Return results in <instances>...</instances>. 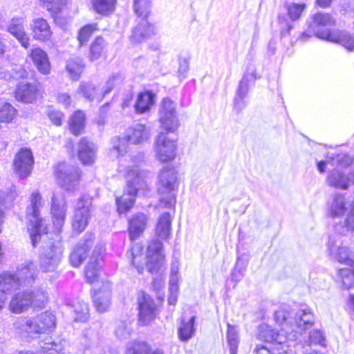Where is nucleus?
I'll use <instances>...</instances> for the list:
<instances>
[{
	"label": "nucleus",
	"mask_w": 354,
	"mask_h": 354,
	"mask_svg": "<svg viewBox=\"0 0 354 354\" xmlns=\"http://www.w3.org/2000/svg\"><path fill=\"white\" fill-rule=\"evenodd\" d=\"M227 340L230 354H237L239 344V330L236 326L227 323Z\"/></svg>",
	"instance_id": "obj_42"
},
{
	"label": "nucleus",
	"mask_w": 354,
	"mask_h": 354,
	"mask_svg": "<svg viewBox=\"0 0 354 354\" xmlns=\"http://www.w3.org/2000/svg\"><path fill=\"white\" fill-rule=\"evenodd\" d=\"M34 163L30 149H21L15 156L14 166L16 173L21 178H27L31 173Z\"/></svg>",
	"instance_id": "obj_22"
},
{
	"label": "nucleus",
	"mask_w": 354,
	"mask_h": 354,
	"mask_svg": "<svg viewBox=\"0 0 354 354\" xmlns=\"http://www.w3.org/2000/svg\"><path fill=\"white\" fill-rule=\"evenodd\" d=\"M101 287L93 288L92 294L93 302L96 310L104 313L111 305V286L109 281H101Z\"/></svg>",
	"instance_id": "obj_21"
},
{
	"label": "nucleus",
	"mask_w": 354,
	"mask_h": 354,
	"mask_svg": "<svg viewBox=\"0 0 354 354\" xmlns=\"http://www.w3.org/2000/svg\"><path fill=\"white\" fill-rule=\"evenodd\" d=\"M335 23L330 15L318 12L313 16L309 28L321 39L339 44L349 51L354 50V37L344 30L330 28Z\"/></svg>",
	"instance_id": "obj_2"
},
{
	"label": "nucleus",
	"mask_w": 354,
	"mask_h": 354,
	"mask_svg": "<svg viewBox=\"0 0 354 354\" xmlns=\"http://www.w3.org/2000/svg\"><path fill=\"white\" fill-rule=\"evenodd\" d=\"M133 322L130 320L119 321L115 326V336L120 339H127L130 337L133 332Z\"/></svg>",
	"instance_id": "obj_49"
},
{
	"label": "nucleus",
	"mask_w": 354,
	"mask_h": 354,
	"mask_svg": "<svg viewBox=\"0 0 354 354\" xmlns=\"http://www.w3.org/2000/svg\"><path fill=\"white\" fill-rule=\"evenodd\" d=\"M15 196L12 192L0 191V233L6 220L5 210L11 205Z\"/></svg>",
	"instance_id": "obj_41"
},
{
	"label": "nucleus",
	"mask_w": 354,
	"mask_h": 354,
	"mask_svg": "<svg viewBox=\"0 0 354 354\" xmlns=\"http://www.w3.org/2000/svg\"><path fill=\"white\" fill-rule=\"evenodd\" d=\"M37 91V86L34 84L21 82L16 88L15 98L19 102L31 103L36 99Z\"/></svg>",
	"instance_id": "obj_30"
},
{
	"label": "nucleus",
	"mask_w": 354,
	"mask_h": 354,
	"mask_svg": "<svg viewBox=\"0 0 354 354\" xmlns=\"http://www.w3.org/2000/svg\"><path fill=\"white\" fill-rule=\"evenodd\" d=\"M149 216L144 213L133 214L128 221V232L130 239L133 241L142 234L147 228Z\"/></svg>",
	"instance_id": "obj_26"
},
{
	"label": "nucleus",
	"mask_w": 354,
	"mask_h": 354,
	"mask_svg": "<svg viewBox=\"0 0 354 354\" xmlns=\"http://www.w3.org/2000/svg\"><path fill=\"white\" fill-rule=\"evenodd\" d=\"M155 103V95L149 91L140 93L134 104L136 113L142 114L149 111Z\"/></svg>",
	"instance_id": "obj_33"
},
{
	"label": "nucleus",
	"mask_w": 354,
	"mask_h": 354,
	"mask_svg": "<svg viewBox=\"0 0 354 354\" xmlns=\"http://www.w3.org/2000/svg\"><path fill=\"white\" fill-rule=\"evenodd\" d=\"M55 172L58 184L65 190L73 192L77 189L80 180L78 167L61 162L56 167Z\"/></svg>",
	"instance_id": "obj_14"
},
{
	"label": "nucleus",
	"mask_w": 354,
	"mask_h": 354,
	"mask_svg": "<svg viewBox=\"0 0 354 354\" xmlns=\"http://www.w3.org/2000/svg\"><path fill=\"white\" fill-rule=\"evenodd\" d=\"M92 199L87 195L80 197L76 204L72 221V227L77 233L82 232L88 224Z\"/></svg>",
	"instance_id": "obj_15"
},
{
	"label": "nucleus",
	"mask_w": 354,
	"mask_h": 354,
	"mask_svg": "<svg viewBox=\"0 0 354 354\" xmlns=\"http://www.w3.org/2000/svg\"><path fill=\"white\" fill-rule=\"evenodd\" d=\"M93 244V236L80 240L73 248L70 255V262L73 267H79L86 259L91 248Z\"/></svg>",
	"instance_id": "obj_25"
},
{
	"label": "nucleus",
	"mask_w": 354,
	"mask_h": 354,
	"mask_svg": "<svg viewBox=\"0 0 354 354\" xmlns=\"http://www.w3.org/2000/svg\"><path fill=\"white\" fill-rule=\"evenodd\" d=\"M171 218L169 212L162 214L156 227V234L162 240H167L171 234Z\"/></svg>",
	"instance_id": "obj_35"
},
{
	"label": "nucleus",
	"mask_w": 354,
	"mask_h": 354,
	"mask_svg": "<svg viewBox=\"0 0 354 354\" xmlns=\"http://www.w3.org/2000/svg\"><path fill=\"white\" fill-rule=\"evenodd\" d=\"M74 312V319L76 322H84L89 315L88 304L83 301L77 300L72 306Z\"/></svg>",
	"instance_id": "obj_45"
},
{
	"label": "nucleus",
	"mask_w": 354,
	"mask_h": 354,
	"mask_svg": "<svg viewBox=\"0 0 354 354\" xmlns=\"http://www.w3.org/2000/svg\"><path fill=\"white\" fill-rule=\"evenodd\" d=\"M159 121L161 128L165 132H161L156 140V153L157 158L162 162L173 160L176 157V136L169 137L168 133H174L180 127V122L176 104L169 98L162 100L159 110Z\"/></svg>",
	"instance_id": "obj_1"
},
{
	"label": "nucleus",
	"mask_w": 354,
	"mask_h": 354,
	"mask_svg": "<svg viewBox=\"0 0 354 354\" xmlns=\"http://www.w3.org/2000/svg\"><path fill=\"white\" fill-rule=\"evenodd\" d=\"M327 250L330 257L346 266L354 265V261L351 258L350 250L343 246L342 240L339 235L329 236Z\"/></svg>",
	"instance_id": "obj_17"
},
{
	"label": "nucleus",
	"mask_w": 354,
	"mask_h": 354,
	"mask_svg": "<svg viewBox=\"0 0 354 354\" xmlns=\"http://www.w3.org/2000/svg\"><path fill=\"white\" fill-rule=\"evenodd\" d=\"M305 8V3H290L286 5L288 15L291 22L284 15H279L278 20L281 28V35L282 37H284L289 34L293 27L292 22L300 18Z\"/></svg>",
	"instance_id": "obj_20"
},
{
	"label": "nucleus",
	"mask_w": 354,
	"mask_h": 354,
	"mask_svg": "<svg viewBox=\"0 0 354 354\" xmlns=\"http://www.w3.org/2000/svg\"><path fill=\"white\" fill-rule=\"evenodd\" d=\"M138 322L142 325L149 324L157 315V306L153 299L142 292L138 298Z\"/></svg>",
	"instance_id": "obj_19"
},
{
	"label": "nucleus",
	"mask_w": 354,
	"mask_h": 354,
	"mask_svg": "<svg viewBox=\"0 0 354 354\" xmlns=\"http://www.w3.org/2000/svg\"><path fill=\"white\" fill-rule=\"evenodd\" d=\"M189 69V62L186 59H180L179 60V67L178 70V75L181 80L184 79Z\"/></svg>",
	"instance_id": "obj_59"
},
{
	"label": "nucleus",
	"mask_w": 354,
	"mask_h": 354,
	"mask_svg": "<svg viewBox=\"0 0 354 354\" xmlns=\"http://www.w3.org/2000/svg\"><path fill=\"white\" fill-rule=\"evenodd\" d=\"M124 77L120 73H115L111 75L106 82L102 91V97L109 94L115 87L122 84Z\"/></svg>",
	"instance_id": "obj_53"
},
{
	"label": "nucleus",
	"mask_w": 354,
	"mask_h": 354,
	"mask_svg": "<svg viewBox=\"0 0 354 354\" xmlns=\"http://www.w3.org/2000/svg\"><path fill=\"white\" fill-rule=\"evenodd\" d=\"M127 189L123 195L116 197L115 202L119 214L126 213L133 206L139 190L148 189L146 173L140 171L138 166L130 169L127 174Z\"/></svg>",
	"instance_id": "obj_5"
},
{
	"label": "nucleus",
	"mask_w": 354,
	"mask_h": 354,
	"mask_svg": "<svg viewBox=\"0 0 354 354\" xmlns=\"http://www.w3.org/2000/svg\"><path fill=\"white\" fill-rule=\"evenodd\" d=\"M48 116L53 124L56 126L62 124L64 115L61 111L50 109L48 111Z\"/></svg>",
	"instance_id": "obj_58"
},
{
	"label": "nucleus",
	"mask_w": 354,
	"mask_h": 354,
	"mask_svg": "<svg viewBox=\"0 0 354 354\" xmlns=\"http://www.w3.org/2000/svg\"><path fill=\"white\" fill-rule=\"evenodd\" d=\"M277 41L275 39H272L268 45V51L270 55L274 54L276 51Z\"/></svg>",
	"instance_id": "obj_64"
},
{
	"label": "nucleus",
	"mask_w": 354,
	"mask_h": 354,
	"mask_svg": "<svg viewBox=\"0 0 354 354\" xmlns=\"http://www.w3.org/2000/svg\"><path fill=\"white\" fill-rule=\"evenodd\" d=\"M39 1L53 17L61 12L68 3V0H39Z\"/></svg>",
	"instance_id": "obj_48"
},
{
	"label": "nucleus",
	"mask_w": 354,
	"mask_h": 354,
	"mask_svg": "<svg viewBox=\"0 0 354 354\" xmlns=\"http://www.w3.org/2000/svg\"><path fill=\"white\" fill-rule=\"evenodd\" d=\"M336 231L343 235L354 232V205L346 214L342 225L336 226Z\"/></svg>",
	"instance_id": "obj_50"
},
{
	"label": "nucleus",
	"mask_w": 354,
	"mask_h": 354,
	"mask_svg": "<svg viewBox=\"0 0 354 354\" xmlns=\"http://www.w3.org/2000/svg\"><path fill=\"white\" fill-rule=\"evenodd\" d=\"M346 211V199L344 195L335 194L327 203V213L332 218H338L343 216Z\"/></svg>",
	"instance_id": "obj_31"
},
{
	"label": "nucleus",
	"mask_w": 354,
	"mask_h": 354,
	"mask_svg": "<svg viewBox=\"0 0 354 354\" xmlns=\"http://www.w3.org/2000/svg\"><path fill=\"white\" fill-rule=\"evenodd\" d=\"M97 29L96 24H87L83 26L79 31L77 39L80 46H84L87 43L92 34Z\"/></svg>",
	"instance_id": "obj_54"
},
{
	"label": "nucleus",
	"mask_w": 354,
	"mask_h": 354,
	"mask_svg": "<svg viewBox=\"0 0 354 354\" xmlns=\"http://www.w3.org/2000/svg\"><path fill=\"white\" fill-rule=\"evenodd\" d=\"M92 3L96 12L108 15L113 12L116 0H92Z\"/></svg>",
	"instance_id": "obj_46"
},
{
	"label": "nucleus",
	"mask_w": 354,
	"mask_h": 354,
	"mask_svg": "<svg viewBox=\"0 0 354 354\" xmlns=\"http://www.w3.org/2000/svg\"><path fill=\"white\" fill-rule=\"evenodd\" d=\"M30 57L38 69L42 74H48L50 71V64L47 53L40 48H36L31 50Z\"/></svg>",
	"instance_id": "obj_32"
},
{
	"label": "nucleus",
	"mask_w": 354,
	"mask_h": 354,
	"mask_svg": "<svg viewBox=\"0 0 354 354\" xmlns=\"http://www.w3.org/2000/svg\"><path fill=\"white\" fill-rule=\"evenodd\" d=\"M39 346L43 350L44 353L46 354H64L62 353L63 346L61 342L57 344L51 340V337L47 338L45 340L39 342ZM19 354H34L30 351H20Z\"/></svg>",
	"instance_id": "obj_40"
},
{
	"label": "nucleus",
	"mask_w": 354,
	"mask_h": 354,
	"mask_svg": "<svg viewBox=\"0 0 354 354\" xmlns=\"http://www.w3.org/2000/svg\"><path fill=\"white\" fill-rule=\"evenodd\" d=\"M245 270L234 268L232 272V280L236 282L240 281L245 275Z\"/></svg>",
	"instance_id": "obj_62"
},
{
	"label": "nucleus",
	"mask_w": 354,
	"mask_h": 354,
	"mask_svg": "<svg viewBox=\"0 0 354 354\" xmlns=\"http://www.w3.org/2000/svg\"><path fill=\"white\" fill-rule=\"evenodd\" d=\"M248 104V97L240 96L238 95H234V99H233V107L234 110L236 113L241 112L245 107L247 106Z\"/></svg>",
	"instance_id": "obj_57"
},
{
	"label": "nucleus",
	"mask_w": 354,
	"mask_h": 354,
	"mask_svg": "<svg viewBox=\"0 0 354 354\" xmlns=\"http://www.w3.org/2000/svg\"><path fill=\"white\" fill-rule=\"evenodd\" d=\"M249 261L248 255L243 253L239 254L237 257L236 262L234 268L241 269V270H246L248 263Z\"/></svg>",
	"instance_id": "obj_60"
},
{
	"label": "nucleus",
	"mask_w": 354,
	"mask_h": 354,
	"mask_svg": "<svg viewBox=\"0 0 354 354\" xmlns=\"http://www.w3.org/2000/svg\"><path fill=\"white\" fill-rule=\"evenodd\" d=\"M258 337L266 342L275 344L277 349L287 353L288 348L295 346L298 340L297 332L292 331L285 335L281 330H275L266 324H261L259 326Z\"/></svg>",
	"instance_id": "obj_11"
},
{
	"label": "nucleus",
	"mask_w": 354,
	"mask_h": 354,
	"mask_svg": "<svg viewBox=\"0 0 354 354\" xmlns=\"http://www.w3.org/2000/svg\"><path fill=\"white\" fill-rule=\"evenodd\" d=\"M85 115L81 111H77L71 116L69 127L71 133L79 135L84 127Z\"/></svg>",
	"instance_id": "obj_44"
},
{
	"label": "nucleus",
	"mask_w": 354,
	"mask_h": 354,
	"mask_svg": "<svg viewBox=\"0 0 354 354\" xmlns=\"http://www.w3.org/2000/svg\"><path fill=\"white\" fill-rule=\"evenodd\" d=\"M348 266V268H339L338 276L341 279L343 286L349 289L354 285V264Z\"/></svg>",
	"instance_id": "obj_51"
},
{
	"label": "nucleus",
	"mask_w": 354,
	"mask_h": 354,
	"mask_svg": "<svg viewBox=\"0 0 354 354\" xmlns=\"http://www.w3.org/2000/svg\"><path fill=\"white\" fill-rule=\"evenodd\" d=\"M30 28L32 31L33 39L37 41H48L53 34L50 26L47 21L41 17L33 19L30 24Z\"/></svg>",
	"instance_id": "obj_28"
},
{
	"label": "nucleus",
	"mask_w": 354,
	"mask_h": 354,
	"mask_svg": "<svg viewBox=\"0 0 354 354\" xmlns=\"http://www.w3.org/2000/svg\"><path fill=\"white\" fill-rule=\"evenodd\" d=\"M15 114L16 109L10 103H5L0 108V122L9 123L12 122Z\"/></svg>",
	"instance_id": "obj_55"
},
{
	"label": "nucleus",
	"mask_w": 354,
	"mask_h": 354,
	"mask_svg": "<svg viewBox=\"0 0 354 354\" xmlns=\"http://www.w3.org/2000/svg\"><path fill=\"white\" fill-rule=\"evenodd\" d=\"M29 200L30 204L26 207V216L30 225L29 230L31 243L35 248L38 241H44L45 238L48 236V232L40 217V209L44 205L41 194L37 190L32 192Z\"/></svg>",
	"instance_id": "obj_7"
},
{
	"label": "nucleus",
	"mask_w": 354,
	"mask_h": 354,
	"mask_svg": "<svg viewBox=\"0 0 354 354\" xmlns=\"http://www.w3.org/2000/svg\"><path fill=\"white\" fill-rule=\"evenodd\" d=\"M253 354H272V352L266 346L257 344L253 351Z\"/></svg>",
	"instance_id": "obj_63"
},
{
	"label": "nucleus",
	"mask_w": 354,
	"mask_h": 354,
	"mask_svg": "<svg viewBox=\"0 0 354 354\" xmlns=\"http://www.w3.org/2000/svg\"><path fill=\"white\" fill-rule=\"evenodd\" d=\"M25 19L22 17H13L7 27L11 34L25 49L30 47V38L25 30Z\"/></svg>",
	"instance_id": "obj_24"
},
{
	"label": "nucleus",
	"mask_w": 354,
	"mask_h": 354,
	"mask_svg": "<svg viewBox=\"0 0 354 354\" xmlns=\"http://www.w3.org/2000/svg\"><path fill=\"white\" fill-rule=\"evenodd\" d=\"M162 246L163 244L160 240L153 239L147 247V267L151 273L156 272L162 265L163 260Z\"/></svg>",
	"instance_id": "obj_23"
},
{
	"label": "nucleus",
	"mask_w": 354,
	"mask_h": 354,
	"mask_svg": "<svg viewBox=\"0 0 354 354\" xmlns=\"http://www.w3.org/2000/svg\"><path fill=\"white\" fill-rule=\"evenodd\" d=\"M126 354H163L160 349L151 350L150 346L144 342H136L132 347L129 346Z\"/></svg>",
	"instance_id": "obj_47"
},
{
	"label": "nucleus",
	"mask_w": 354,
	"mask_h": 354,
	"mask_svg": "<svg viewBox=\"0 0 354 354\" xmlns=\"http://www.w3.org/2000/svg\"><path fill=\"white\" fill-rule=\"evenodd\" d=\"M196 317H191L189 320L182 319L178 330V337L182 342H187L195 334Z\"/></svg>",
	"instance_id": "obj_36"
},
{
	"label": "nucleus",
	"mask_w": 354,
	"mask_h": 354,
	"mask_svg": "<svg viewBox=\"0 0 354 354\" xmlns=\"http://www.w3.org/2000/svg\"><path fill=\"white\" fill-rule=\"evenodd\" d=\"M104 252L105 248L103 245L95 246L85 268V278L86 281L91 284L100 282L99 272L102 266Z\"/></svg>",
	"instance_id": "obj_18"
},
{
	"label": "nucleus",
	"mask_w": 354,
	"mask_h": 354,
	"mask_svg": "<svg viewBox=\"0 0 354 354\" xmlns=\"http://www.w3.org/2000/svg\"><path fill=\"white\" fill-rule=\"evenodd\" d=\"M177 172L171 167H164L158 174L157 190L160 202L167 208H171L176 203L178 189Z\"/></svg>",
	"instance_id": "obj_8"
},
{
	"label": "nucleus",
	"mask_w": 354,
	"mask_h": 354,
	"mask_svg": "<svg viewBox=\"0 0 354 354\" xmlns=\"http://www.w3.org/2000/svg\"><path fill=\"white\" fill-rule=\"evenodd\" d=\"M63 250L59 241L44 243L39 254V263L44 272L54 271L62 257Z\"/></svg>",
	"instance_id": "obj_13"
},
{
	"label": "nucleus",
	"mask_w": 354,
	"mask_h": 354,
	"mask_svg": "<svg viewBox=\"0 0 354 354\" xmlns=\"http://www.w3.org/2000/svg\"><path fill=\"white\" fill-rule=\"evenodd\" d=\"M149 137V133L145 125L137 124L129 127L124 138H115L112 140L111 157L119 158L124 156L127 152L129 143L140 144L146 141Z\"/></svg>",
	"instance_id": "obj_10"
},
{
	"label": "nucleus",
	"mask_w": 354,
	"mask_h": 354,
	"mask_svg": "<svg viewBox=\"0 0 354 354\" xmlns=\"http://www.w3.org/2000/svg\"><path fill=\"white\" fill-rule=\"evenodd\" d=\"M97 147L86 138H82L78 143L77 156L83 165H90L95 161Z\"/></svg>",
	"instance_id": "obj_27"
},
{
	"label": "nucleus",
	"mask_w": 354,
	"mask_h": 354,
	"mask_svg": "<svg viewBox=\"0 0 354 354\" xmlns=\"http://www.w3.org/2000/svg\"><path fill=\"white\" fill-rule=\"evenodd\" d=\"M56 326L55 315L48 311L44 312L34 318L20 317L15 323L17 333L24 337L53 331Z\"/></svg>",
	"instance_id": "obj_6"
},
{
	"label": "nucleus",
	"mask_w": 354,
	"mask_h": 354,
	"mask_svg": "<svg viewBox=\"0 0 354 354\" xmlns=\"http://www.w3.org/2000/svg\"><path fill=\"white\" fill-rule=\"evenodd\" d=\"M292 313H290L286 308H281L274 313V320L279 324L283 325L281 329L282 333L288 335L289 333L297 332L298 342H301L300 337L301 331L311 328L315 324V316L310 309L299 310L291 317Z\"/></svg>",
	"instance_id": "obj_3"
},
{
	"label": "nucleus",
	"mask_w": 354,
	"mask_h": 354,
	"mask_svg": "<svg viewBox=\"0 0 354 354\" xmlns=\"http://www.w3.org/2000/svg\"><path fill=\"white\" fill-rule=\"evenodd\" d=\"M106 46L104 39L101 37H97L91 44L90 46V59L91 61L99 59L104 50Z\"/></svg>",
	"instance_id": "obj_52"
},
{
	"label": "nucleus",
	"mask_w": 354,
	"mask_h": 354,
	"mask_svg": "<svg viewBox=\"0 0 354 354\" xmlns=\"http://www.w3.org/2000/svg\"><path fill=\"white\" fill-rule=\"evenodd\" d=\"M67 205L62 194L53 193L51 197L50 214L55 227V233L59 234L64 224Z\"/></svg>",
	"instance_id": "obj_16"
},
{
	"label": "nucleus",
	"mask_w": 354,
	"mask_h": 354,
	"mask_svg": "<svg viewBox=\"0 0 354 354\" xmlns=\"http://www.w3.org/2000/svg\"><path fill=\"white\" fill-rule=\"evenodd\" d=\"M309 344H319L322 346H326V337L321 330H313L310 332L308 337ZM307 342V341H306Z\"/></svg>",
	"instance_id": "obj_56"
},
{
	"label": "nucleus",
	"mask_w": 354,
	"mask_h": 354,
	"mask_svg": "<svg viewBox=\"0 0 354 354\" xmlns=\"http://www.w3.org/2000/svg\"><path fill=\"white\" fill-rule=\"evenodd\" d=\"M143 247L140 243H135L132 245L131 250L127 252V254L131 257V264L137 269L139 273H142L144 270V266L147 265V261L140 262L142 258Z\"/></svg>",
	"instance_id": "obj_37"
},
{
	"label": "nucleus",
	"mask_w": 354,
	"mask_h": 354,
	"mask_svg": "<svg viewBox=\"0 0 354 354\" xmlns=\"http://www.w3.org/2000/svg\"><path fill=\"white\" fill-rule=\"evenodd\" d=\"M66 67L71 79L77 80L84 68L83 59L80 57L71 58L68 60Z\"/></svg>",
	"instance_id": "obj_39"
},
{
	"label": "nucleus",
	"mask_w": 354,
	"mask_h": 354,
	"mask_svg": "<svg viewBox=\"0 0 354 354\" xmlns=\"http://www.w3.org/2000/svg\"><path fill=\"white\" fill-rule=\"evenodd\" d=\"M57 101L59 103L64 105L65 107H68L71 103V99L68 93H59L57 95Z\"/></svg>",
	"instance_id": "obj_61"
},
{
	"label": "nucleus",
	"mask_w": 354,
	"mask_h": 354,
	"mask_svg": "<svg viewBox=\"0 0 354 354\" xmlns=\"http://www.w3.org/2000/svg\"><path fill=\"white\" fill-rule=\"evenodd\" d=\"M351 180L354 183V170L347 176L343 171L335 169L328 173L327 177V182L330 186L342 189H347Z\"/></svg>",
	"instance_id": "obj_29"
},
{
	"label": "nucleus",
	"mask_w": 354,
	"mask_h": 354,
	"mask_svg": "<svg viewBox=\"0 0 354 354\" xmlns=\"http://www.w3.org/2000/svg\"><path fill=\"white\" fill-rule=\"evenodd\" d=\"M326 158L331 165L340 167H347L353 162V159L346 153L328 151L326 154Z\"/></svg>",
	"instance_id": "obj_38"
},
{
	"label": "nucleus",
	"mask_w": 354,
	"mask_h": 354,
	"mask_svg": "<svg viewBox=\"0 0 354 354\" xmlns=\"http://www.w3.org/2000/svg\"><path fill=\"white\" fill-rule=\"evenodd\" d=\"M77 93L82 94L84 98L89 101H93L95 99L101 100L103 98L102 96L98 97L96 86L91 82H81Z\"/></svg>",
	"instance_id": "obj_43"
},
{
	"label": "nucleus",
	"mask_w": 354,
	"mask_h": 354,
	"mask_svg": "<svg viewBox=\"0 0 354 354\" xmlns=\"http://www.w3.org/2000/svg\"><path fill=\"white\" fill-rule=\"evenodd\" d=\"M258 78H259V77L257 76L256 71L254 68H248L239 83L235 95L248 97L250 84L254 82Z\"/></svg>",
	"instance_id": "obj_34"
},
{
	"label": "nucleus",
	"mask_w": 354,
	"mask_h": 354,
	"mask_svg": "<svg viewBox=\"0 0 354 354\" xmlns=\"http://www.w3.org/2000/svg\"><path fill=\"white\" fill-rule=\"evenodd\" d=\"M47 299V293L38 289L35 292H19L12 297L9 308L11 312L19 314L28 310L32 305L41 307Z\"/></svg>",
	"instance_id": "obj_12"
},
{
	"label": "nucleus",
	"mask_w": 354,
	"mask_h": 354,
	"mask_svg": "<svg viewBox=\"0 0 354 354\" xmlns=\"http://www.w3.org/2000/svg\"><path fill=\"white\" fill-rule=\"evenodd\" d=\"M151 8V0H133V10L140 21L133 29L130 39L133 43H141L156 34L154 25L147 21Z\"/></svg>",
	"instance_id": "obj_9"
},
{
	"label": "nucleus",
	"mask_w": 354,
	"mask_h": 354,
	"mask_svg": "<svg viewBox=\"0 0 354 354\" xmlns=\"http://www.w3.org/2000/svg\"><path fill=\"white\" fill-rule=\"evenodd\" d=\"M37 276V270L32 261L21 263L15 273L3 272L0 274L1 295L12 292L21 287L32 286Z\"/></svg>",
	"instance_id": "obj_4"
}]
</instances>
